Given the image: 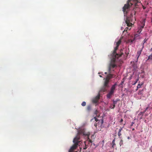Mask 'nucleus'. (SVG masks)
<instances>
[{
    "instance_id": "nucleus-1",
    "label": "nucleus",
    "mask_w": 152,
    "mask_h": 152,
    "mask_svg": "<svg viewBox=\"0 0 152 152\" xmlns=\"http://www.w3.org/2000/svg\"><path fill=\"white\" fill-rule=\"evenodd\" d=\"M139 0H128L127 3L125 4L123 8V11L124 13H126L129 11L130 7L133 5L135 7L138 5L137 4L140 3Z\"/></svg>"
},
{
    "instance_id": "nucleus-2",
    "label": "nucleus",
    "mask_w": 152,
    "mask_h": 152,
    "mask_svg": "<svg viewBox=\"0 0 152 152\" xmlns=\"http://www.w3.org/2000/svg\"><path fill=\"white\" fill-rule=\"evenodd\" d=\"M80 135L85 136L88 135V134L86 133L84 129H81L79 130L78 132L77 135L74 138L73 140V142L74 143V144L77 143V146L78 145L79 143H80L81 142L79 140L80 139Z\"/></svg>"
},
{
    "instance_id": "nucleus-3",
    "label": "nucleus",
    "mask_w": 152,
    "mask_h": 152,
    "mask_svg": "<svg viewBox=\"0 0 152 152\" xmlns=\"http://www.w3.org/2000/svg\"><path fill=\"white\" fill-rule=\"evenodd\" d=\"M121 41L120 40H119L116 43V46L113 52L111 54V56H112L113 58V59L118 58L119 57H120L123 54L122 52V50L120 51V54H118L116 53V50L118 49L119 46L121 43Z\"/></svg>"
},
{
    "instance_id": "nucleus-4",
    "label": "nucleus",
    "mask_w": 152,
    "mask_h": 152,
    "mask_svg": "<svg viewBox=\"0 0 152 152\" xmlns=\"http://www.w3.org/2000/svg\"><path fill=\"white\" fill-rule=\"evenodd\" d=\"M116 85V84H115L112 86L110 92L107 94V97L108 98L110 99L112 96L113 95Z\"/></svg>"
},
{
    "instance_id": "nucleus-5",
    "label": "nucleus",
    "mask_w": 152,
    "mask_h": 152,
    "mask_svg": "<svg viewBox=\"0 0 152 152\" xmlns=\"http://www.w3.org/2000/svg\"><path fill=\"white\" fill-rule=\"evenodd\" d=\"M132 21L131 18L130 17H127L126 18L125 22L127 26H130L132 25V23H131V22H132Z\"/></svg>"
},
{
    "instance_id": "nucleus-6",
    "label": "nucleus",
    "mask_w": 152,
    "mask_h": 152,
    "mask_svg": "<svg viewBox=\"0 0 152 152\" xmlns=\"http://www.w3.org/2000/svg\"><path fill=\"white\" fill-rule=\"evenodd\" d=\"M100 94H99L98 95L96 96L95 98H94L92 100V102L94 103H96L100 99Z\"/></svg>"
},
{
    "instance_id": "nucleus-7",
    "label": "nucleus",
    "mask_w": 152,
    "mask_h": 152,
    "mask_svg": "<svg viewBox=\"0 0 152 152\" xmlns=\"http://www.w3.org/2000/svg\"><path fill=\"white\" fill-rule=\"evenodd\" d=\"M77 147V143L74 144L70 148L69 152H72L73 151L76 149Z\"/></svg>"
},
{
    "instance_id": "nucleus-8",
    "label": "nucleus",
    "mask_w": 152,
    "mask_h": 152,
    "mask_svg": "<svg viewBox=\"0 0 152 152\" xmlns=\"http://www.w3.org/2000/svg\"><path fill=\"white\" fill-rule=\"evenodd\" d=\"M110 68H109V74L108 75H107V77L106 78H108L109 80L110 78H111L113 77V75L111 74H110Z\"/></svg>"
},
{
    "instance_id": "nucleus-9",
    "label": "nucleus",
    "mask_w": 152,
    "mask_h": 152,
    "mask_svg": "<svg viewBox=\"0 0 152 152\" xmlns=\"http://www.w3.org/2000/svg\"><path fill=\"white\" fill-rule=\"evenodd\" d=\"M109 81V80L108 78H106L105 80L104 84V86L105 87H108V83Z\"/></svg>"
},
{
    "instance_id": "nucleus-10",
    "label": "nucleus",
    "mask_w": 152,
    "mask_h": 152,
    "mask_svg": "<svg viewBox=\"0 0 152 152\" xmlns=\"http://www.w3.org/2000/svg\"><path fill=\"white\" fill-rule=\"evenodd\" d=\"M143 48H142V47H141V48H140L139 51H137V59H138L139 56H140Z\"/></svg>"
},
{
    "instance_id": "nucleus-11",
    "label": "nucleus",
    "mask_w": 152,
    "mask_h": 152,
    "mask_svg": "<svg viewBox=\"0 0 152 152\" xmlns=\"http://www.w3.org/2000/svg\"><path fill=\"white\" fill-rule=\"evenodd\" d=\"M148 39H146V38H145L144 40L142 42V46H141V47H142V48H143L144 47V44H145V43H146V42L147 41V40H148Z\"/></svg>"
},
{
    "instance_id": "nucleus-12",
    "label": "nucleus",
    "mask_w": 152,
    "mask_h": 152,
    "mask_svg": "<svg viewBox=\"0 0 152 152\" xmlns=\"http://www.w3.org/2000/svg\"><path fill=\"white\" fill-rule=\"evenodd\" d=\"M122 129H123V127L120 128V129H119V132H118V136L119 137H120L121 135V131L122 130Z\"/></svg>"
},
{
    "instance_id": "nucleus-13",
    "label": "nucleus",
    "mask_w": 152,
    "mask_h": 152,
    "mask_svg": "<svg viewBox=\"0 0 152 152\" xmlns=\"http://www.w3.org/2000/svg\"><path fill=\"white\" fill-rule=\"evenodd\" d=\"M137 34H136L134 36V38L133 39H129V42H131V43H132L134 41V40L135 39V38L136 37H137Z\"/></svg>"
},
{
    "instance_id": "nucleus-14",
    "label": "nucleus",
    "mask_w": 152,
    "mask_h": 152,
    "mask_svg": "<svg viewBox=\"0 0 152 152\" xmlns=\"http://www.w3.org/2000/svg\"><path fill=\"white\" fill-rule=\"evenodd\" d=\"M91 109V105H88L87 106V110L88 111H90Z\"/></svg>"
},
{
    "instance_id": "nucleus-15",
    "label": "nucleus",
    "mask_w": 152,
    "mask_h": 152,
    "mask_svg": "<svg viewBox=\"0 0 152 152\" xmlns=\"http://www.w3.org/2000/svg\"><path fill=\"white\" fill-rule=\"evenodd\" d=\"M145 19H143L142 21V24H143V26H141V28H143L144 26H145Z\"/></svg>"
},
{
    "instance_id": "nucleus-16",
    "label": "nucleus",
    "mask_w": 152,
    "mask_h": 152,
    "mask_svg": "<svg viewBox=\"0 0 152 152\" xmlns=\"http://www.w3.org/2000/svg\"><path fill=\"white\" fill-rule=\"evenodd\" d=\"M115 140L114 139L113 140L112 142V147L113 148H114V146L115 145Z\"/></svg>"
},
{
    "instance_id": "nucleus-17",
    "label": "nucleus",
    "mask_w": 152,
    "mask_h": 152,
    "mask_svg": "<svg viewBox=\"0 0 152 152\" xmlns=\"http://www.w3.org/2000/svg\"><path fill=\"white\" fill-rule=\"evenodd\" d=\"M152 60V53L148 57L147 60Z\"/></svg>"
},
{
    "instance_id": "nucleus-18",
    "label": "nucleus",
    "mask_w": 152,
    "mask_h": 152,
    "mask_svg": "<svg viewBox=\"0 0 152 152\" xmlns=\"http://www.w3.org/2000/svg\"><path fill=\"white\" fill-rule=\"evenodd\" d=\"M103 119H101V120L100 121V120H99V122L98 123V124L99 123H100V125H102L103 123Z\"/></svg>"
},
{
    "instance_id": "nucleus-19",
    "label": "nucleus",
    "mask_w": 152,
    "mask_h": 152,
    "mask_svg": "<svg viewBox=\"0 0 152 152\" xmlns=\"http://www.w3.org/2000/svg\"><path fill=\"white\" fill-rule=\"evenodd\" d=\"M116 66V65L114 64H111L110 66L109 67L110 68V67H112L113 68H114Z\"/></svg>"
},
{
    "instance_id": "nucleus-20",
    "label": "nucleus",
    "mask_w": 152,
    "mask_h": 152,
    "mask_svg": "<svg viewBox=\"0 0 152 152\" xmlns=\"http://www.w3.org/2000/svg\"><path fill=\"white\" fill-rule=\"evenodd\" d=\"M86 103L85 102H83L81 104V105L83 106H85L86 105Z\"/></svg>"
},
{
    "instance_id": "nucleus-21",
    "label": "nucleus",
    "mask_w": 152,
    "mask_h": 152,
    "mask_svg": "<svg viewBox=\"0 0 152 152\" xmlns=\"http://www.w3.org/2000/svg\"><path fill=\"white\" fill-rule=\"evenodd\" d=\"M144 112H141L140 113L138 114V115H142V116H143V114L144 113Z\"/></svg>"
},
{
    "instance_id": "nucleus-22",
    "label": "nucleus",
    "mask_w": 152,
    "mask_h": 152,
    "mask_svg": "<svg viewBox=\"0 0 152 152\" xmlns=\"http://www.w3.org/2000/svg\"><path fill=\"white\" fill-rule=\"evenodd\" d=\"M128 28H129L128 27H126V28L123 31V34L125 32H126L128 30Z\"/></svg>"
},
{
    "instance_id": "nucleus-23",
    "label": "nucleus",
    "mask_w": 152,
    "mask_h": 152,
    "mask_svg": "<svg viewBox=\"0 0 152 152\" xmlns=\"http://www.w3.org/2000/svg\"><path fill=\"white\" fill-rule=\"evenodd\" d=\"M86 142H88L91 143L92 142V140H91L89 138H88Z\"/></svg>"
},
{
    "instance_id": "nucleus-24",
    "label": "nucleus",
    "mask_w": 152,
    "mask_h": 152,
    "mask_svg": "<svg viewBox=\"0 0 152 152\" xmlns=\"http://www.w3.org/2000/svg\"><path fill=\"white\" fill-rule=\"evenodd\" d=\"M141 85H140V84H139L137 86V90L138 88H140L141 87Z\"/></svg>"
},
{
    "instance_id": "nucleus-25",
    "label": "nucleus",
    "mask_w": 152,
    "mask_h": 152,
    "mask_svg": "<svg viewBox=\"0 0 152 152\" xmlns=\"http://www.w3.org/2000/svg\"><path fill=\"white\" fill-rule=\"evenodd\" d=\"M149 106H148L147 107L146 109H145V110H144V111H143V112H144V113H145L146 111L147 110H148V108L149 107Z\"/></svg>"
},
{
    "instance_id": "nucleus-26",
    "label": "nucleus",
    "mask_w": 152,
    "mask_h": 152,
    "mask_svg": "<svg viewBox=\"0 0 152 152\" xmlns=\"http://www.w3.org/2000/svg\"><path fill=\"white\" fill-rule=\"evenodd\" d=\"M117 103V101H113V104L115 105V104Z\"/></svg>"
},
{
    "instance_id": "nucleus-27",
    "label": "nucleus",
    "mask_w": 152,
    "mask_h": 152,
    "mask_svg": "<svg viewBox=\"0 0 152 152\" xmlns=\"http://www.w3.org/2000/svg\"><path fill=\"white\" fill-rule=\"evenodd\" d=\"M115 107V104H113L111 106V107L112 108L114 109Z\"/></svg>"
},
{
    "instance_id": "nucleus-28",
    "label": "nucleus",
    "mask_w": 152,
    "mask_h": 152,
    "mask_svg": "<svg viewBox=\"0 0 152 152\" xmlns=\"http://www.w3.org/2000/svg\"><path fill=\"white\" fill-rule=\"evenodd\" d=\"M94 119H95V121L96 122H97L98 121H99L98 119H97V118L95 117L94 118Z\"/></svg>"
},
{
    "instance_id": "nucleus-29",
    "label": "nucleus",
    "mask_w": 152,
    "mask_h": 152,
    "mask_svg": "<svg viewBox=\"0 0 152 152\" xmlns=\"http://www.w3.org/2000/svg\"><path fill=\"white\" fill-rule=\"evenodd\" d=\"M98 113V111L97 110H96L95 112V114L97 115V113Z\"/></svg>"
},
{
    "instance_id": "nucleus-30",
    "label": "nucleus",
    "mask_w": 152,
    "mask_h": 152,
    "mask_svg": "<svg viewBox=\"0 0 152 152\" xmlns=\"http://www.w3.org/2000/svg\"><path fill=\"white\" fill-rule=\"evenodd\" d=\"M138 79H137L136 80V82H135V83H134V85L135 84L137 83V81H138Z\"/></svg>"
},
{
    "instance_id": "nucleus-31",
    "label": "nucleus",
    "mask_w": 152,
    "mask_h": 152,
    "mask_svg": "<svg viewBox=\"0 0 152 152\" xmlns=\"http://www.w3.org/2000/svg\"><path fill=\"white\" fill-rule=\"evenodd\" d=\"M134 124V122H132L131 123V126H132Z\"/></svg>"
},
{
    "instance_id": "nucleus-32",
    "label": "nucleus",
    "mask_w": 152,
    "mask_h": 152,
    "mask_svg": "<svg viewBox=\"0 0 152 152\" xmlns=\"http://www.w3.org/2000/svg\"><path fill=\"white\" fill-rule=\"evenodd\" d=\"M123 121V120L122 119H121L120 122V123H121V122H122Z\"/></svg>"
},
{
    "instance_id": "nucleus-33",
    "label": "nucleus",
    "mask_w": 152,
    "mask_h": 152,
    "mask_svg": "<svg viewBox=\"0 0 152 152\" xmlns=\"http://www.w3.org/2000/svg\"><path fill=\"white\" fill-rule=\"evenodd\" d=\"M97 124H95L94 126H95L96 127L97 126Z\"/></svg>"
},
{
    "instance_id": "nucleus-34",
    "label": "nucleus",
    "mask_w": 152,
    "mask_h": 152,
    "mask_svg": "<svg viewBox=\"0 0 152 152\" xmlns=\"http://www.w3.org/2000/svg\"><path fill=\"white\" fill-rule=\"evenodd\" d=\"M127 138H128V139H130V137H128Z\"/></svg>"
},
{
    "instance_id": "nucleus-35",
    "label": "nucleus",
    "mask_w": 152,
    "mask_h": 152,
    "mask_svg": "<svg viewBox=\"0 0 152 152\" xmlns=\"http://www.w3.org/2000/svg\"><path fill=\"white\" fill-rule=\"evenodd\" d=\"M104 73H105V74H107V72H105Z\"/></svg>"
},
{
    "instance_id": "nucleus-36",
    "label": "nucleus",
    "mask_w": 152,
    "mask_h": 152,
    "mask_svg": "<svg viewBox=\"0 0 152 152\" xmlns=\"http://www.w3.org/2000/svg\"><path fill=\"white\" fill-rule=\"evenodd\" d=\"M126 53V56H128L127 54V53Z\"/></svg>"
},
{
    "instance_id": "nucleus-37",
    "label": "nucleus",
    "mask_w": 152,
    "mask_h": 152,
    "mask_svg": "<svg viewBox=\"0 0 152 152\" xmlns=\"http://www.w3.org/2000/svg\"><path fill=\"white\" fill-rule=\"evenodd\" d=\"M129 30H130L131 29V28H128Z\"/></svg>"
},
{
    "instance_id": "nucleus-38",
    "label": "nucleus",
    "mask_w": 152,
    "mask_h": 152,
    "mask_svg": "<svg viewBox=\"0 0 152 152\" xmlns=\"http://www.w3.org/2000/svg\"><path fill=\"white\" fill-rule=\"evenodd\" d=\"M122 142V140H121V141H120V142Z\"/></svg>"
},
{
    "instance_id": "nucleus-39",
    "label": "nucleus",
    "mask_w": 152,
    "mask_h": 152,
    "mask_svg": "<svg viewBox=\"0 0 152 152\" xmlns=\"http://www.w3.org/2000/svg\"><path fill=\"white\" fill-rule=\"evenodd\" d=\"M96 116H97V117H99V116H98V115H96Z\"/></svg>"
},
{
    "instance_id": "nucleus-40",
    "label": "nucleus",
    "mask_w": 152,
    "mask_h": 152,
    "mask_svg": "<svg viewBox=\"0 0 152 152\" xmlns=\"http://www.w3.org/2000/svg\"><path fill=\"white\" fill-rule=\"evenodd\" d=\"M100 77H102V76L101 75H100Z\"/></svg>"
},
{
    "instance_id": "nucleus-41",
    "label": "nucleus",
    "mask_w": 152,
    "mask_h": 152,
    "mask_svg": "<svg viewBox=\"0 0 152 152\" xmlns=\"http://www.w3.org/2000/svg\"><path fill=\"white\" fill-rule=\"evenodd\" d=\"M134 129H132V130H134Z\"/></svg>"
},
{
    "instance_id": "nucleus-42",
    "label": "nucleus",
    "mask_w": 152,
    "mask_h": 152,
    "mask_svg": "<svg viewBox=\"0 0 152 152\" xmlns=\"http://www.w3.org/2000/svg\"><path fill=\"white\" fill-rule=\"evenodd\" d=\"M151 21H152V20H151Z\"/></svg>"
}]
</instances>
